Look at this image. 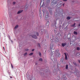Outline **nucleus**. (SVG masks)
<instances>
[{
    "mask_svg": "<svg viewBox=\"0 0 80 80\" xmlns=\"http://www.w3.org/2000/svg\"><path fill=\"white\" fill-rule=\"evenodd\" d=\"M44 15H45V19L46 18H48V12H46L44 14Z\"/></svg>",
    "mask_w": 80,
    "mask_h": 80,
    "instance_id": "f257e3e1",
    "label": "nucleus"
},
{
    "mask_svg": "<svg viewBox=\"0 0 80 80\" xmlns=\"http://www.w3.org/2000/svg\"><path fill=\"white\" fill-rule=\"evenodd\" d=\"M61 78L62 80H67V78L65 76V75H62V77H61Z\"/></svg>",
    "mask_w": 80,
    "mask_h": 80,
    "instance_id": "f03ea898",
    "label": "nucleus"
},
{
    "mask_svg": "<svg viewBox=\"0 0 80 80\" xmlns=\"http://www.w3.org/2000/svg\"><path fill=\"white\" fill-rule=\"evenodd\" d=\"M32 38H35L36 39H37V36L35 35H32Z\"/></svg>",
    "mask_w": 80,
    "mask_h": 80,
    "instance_id": "7ed1b4c3",
    "label": "nucleus"
},
{
    "mask_svg": "<svg viewBox=\"0 0 80 80\" xmlns=\"http://www.w3.org/2000/svg\"><path fill=\"white\" fill-rule=\"evenodd\" d=\"M66 45H67V43L66 42L65 43H62V47H65V46Z\"/></svg>",
    "mask_w": 80,
    "mask_h": 80,
    "instance_id": "20e7f679",
    "label": "nucleus"
},
{
    "mask_svg": "<svg viewBox=\"0 0 80 80\" xmlns=\"http://www.w3.org/2000/svg\"><path fill=\"white\" fill-rule=\"evenodd\" d=\"M64 54L65 55V60H67L68 59V58H67V54H66V53H64Z\"/></svg>",
    "mask_w": 80,
    "mask_h": 80,
    "instance_id": "39448f33",
    "label": "nucleus"
},
{
    "mask_svg": "<svg viewBox=\"0 0 80 80\" xmlns=\"http://www.w3.org/2000/svg\"><path fill=\"white\" fill-rule=\"evenodd\" d=\"M18 27V25H16L15 27V29H17Z\"/></svg>",
    "mask_w": 80,
    "mask_h": 80,
    "instance_id": "423d86ee",
    "label": "nucleus"
},
{
    "mask_svg": "<svg viewBox=\"0 0 80 80\" xmlns=\"http://www.w3.org/2000/svg\"><path fill=\"white\" fill-rule=\"evenodd\" d=\"M74 35H77L78 33L74 31Z\"/></svg>",
    "mask_w": 80,
    "mask_h": 80,
    "instance_id": "0eeeda50",
    "label": "nucleus"
},
{
    "mask_svg": "<svg viewBox=\"0 0 80 80\" xmlns=\"http://www.w3.org/2000/svg\"><path fill=\"white\" fill-rule=\"evenodd\" d=\"M39 55L40 57H42V54L41 53V52H39Z\"/></svg>",
    "mask_w": 80,
    "mask_h": 80,
    "instance_id": "6e6552de",
    "label": "nucleus"
},
{
    "mask_svg": "<svg viewBox=\"0 0 80 80\" xmlns=\"http://www.w3.org/2000/svg\"><path fill=\"white\" fill-rule=\"evenodd\" d=\"M22 11H19L18 12V14H19V13H21Z\"/></svg>",
    "mask_w": 80,
    "mask_h": 80,
    "instance_id": "1a4fd4ad",
    "label": "nucleus"
},
{
    "mask_svg": "<svg viewBox=\"0 0 80 80\" xmlns=\"http://www.w3.org/2000/svg\"><path fill=\"white\" fill-rule=\"evenodd\" d=\"M67 20H70V17H68L67 18Z\"/></svg>",
    "mask_w": 80,
    "mask_h": 80,
    "instance_id": "9d476101",
    "label": "nucleus"
},
{
    "mask_svg": "<svg viewBox=\"0 0 80 80\" xmlns=\"http://www.w3.org/2000/svg\"><path fill=\"white\" fill-rule=\"evenodd\" d=\"M43 61L42 58H40L39 59V61H41V62H42Z\"/></svg>",
    "mask_w": 80,
    "mask_h": 80,
    "instance_id": "9b49d317",
    "label": "nucleus"
},
{
    "mask_svg": "<svg viewBox=\"0 0 80 80\" xmlns=\"http://www.w3.org/2000/svg\"><path fill=\"white\" fill-rule=\"evenodd\" d=\"M66 69H68V65H66Z\"/></svg>",
    "mask_w": 80,
    "mask_h": 80,
    "instance_id": "f8f14e48",
    "label": "nucleus"
},
{
    "mask_svg": "<svg viewBox=\"0 0 80 80\" xmlns=\"http://www.w3.org/2000/svg\"><path fill=\"white\" fill-rule=\"evenodd\" d=\"M33 54V53L32 52L31 53H30V54H29V55H32Z\"/></svg>",
    "mask_w": 80,
    "mask_h": 80,
    "instance_id": "ddd939ff",
    "label": "nucleus"
},
{
    "mask_svg": "<svg viewBox=\"0 0 80 80\" xmlns=\"http://www.w3.org/2000/svg\"><path fill=\"white\" fill-rule=\"evenodd\" d=\"M27 55V53L26 52L24 54V56H26V55Z\"/></svg>",
    "mask_w": 80,
    "mask_h": 80,
    "instance_id": "4468645a",
    "label": "nucleus"
},
{
    "mask_svg": "<svg viewBox=\"0 0 80 80\" xmlns=\"http://www.w3.org/2000/svg\"><path fill=\"white\" fill-rule=\"evenodd\" d=\"M75 23H74L73 25H71L72 27H74L75 26Z\"/></svg>",
    "mask_w": 80,
    "mask_h": 80,
    "instance_id": "2eb2a0df",
    "label": "nucleus"
},
{
    "mask_svg": "<svg viewBox=\"0 0 80 80\" xmlns=\"http://www.w3.org/2000/svg\"><path fill=\"white\" fill-rule=\"evenodd\" d=\"M77 50H80V48H79V47L77 48Z\"/></svg>",
    "mask_w": 80,
    "mask_h": 80,
    "instance_id": "dca6fc26",
    "label": "nucleus"
},
{
    "mask_svg": "<svg viewBox=\"0 0 80 80\" xmlns=\"http://www.w3.org/2000/svg\"><path fill=\"white\" fill-rule=\"evenodd\" d=\"M36 33L37 34V36H38V35H39V34H38V32H36Z\"/></svg>",
    "mask_w": 80,
    "mask_h": 80,
    "instance_id": "f3484780",
    "label": "nucleus"
},
{
    "mask_svg": "<svg viewBox=\"0 0 80 80\" xmlns=\"http://www.w3.org/2000/svg\"><path fill=\"white\" fill-rule=\"evenodd\" d=\"M13 5H15V2H13Z\"/></svg>",
    "mask_w": 80,
    "mask_h": 80,
    "instance_id": "a211bd4d",
    "label": "nucleus"
},
{
    "mask_svg": "<svg viewBox=\"0 0 80 80\" xmlns=\"http://www.w3.org/2000/svg\"><path fill=\"white\" fill-rule=\"evenodd\" d=\"M63 1H65V2H67V0H63Z\"/></svg>",
    "mask_w": 80,
    "mask_h": 80,
    "instance_id": "6ab92c4d",
    "label": "nucleus"
},
{
    "mask_svg": "<svg viewBox=\"0 0 80 80\" xmlns=\"http://www.w3.org/2000/svg\"><path fill=\"white\" fill-rule=\"evenodd\" d=\"M34 50H35V49H32V52H33V51H34Z\"/></svg>",
    "mask_w": 80,
    "mask_h": 80,
    "instance_id": "aec40b11",
    "label": "nucleus"
},
{
    "mask_svg": "<svg viewBox=\"0 0 80 80\" xmlns=\"http://www.w3.org/2000/svg\"><path fill=\"white\" fill-rule=\"evenodd\" d=\"M11 66H12V68H13V66H12V65L11 64Z\"/></svg>",
    "mask_w": 80,
    "mask_h": 80,
    "instance_id": "412c9836",
    "label": "nucleus"
},
{
    "mask_svg": "<svg viewBox=\"0 0 80 80\" xmlns=\"http://www.w3.org/2000/svg\"><path fill=\"white\" fill-rule=\"evenodd\" d=\"M26 50V51H27V50H28V49H27Z\"/></svg>",
    "mask_w": 80,
    "mask_h": 80,
    "instance_id": "4be33fe9",
    "label": "nucleus"
},
{
    "mask_svg": "<svg viewBox=\"0 0 80 80\" xmlns=\"http://www.w3.org/2000/svg\"><path fill=\"white\" fill-rule=\"evenodd\" d=\"M64 5H65V4H64H64H63V6H64Z\"/></svg>",
    "mask_w": 80,
    "mask_h": 80,
    "instance_id": "5701e85b",
    "label": "nucleus"
},
{
    "mask_svg": "<svg viewBox=\"0 0 80 80\" xmlns=\"http://www.w3.org/2000/svg\"><path fill=\"white\" fill-rule=\"evenodd\" d=\"M38 47H40V44L38 45Z\"/></svg>",
    "mask_w": 80,
    "mask_h": 80,
    "instance_id": "b1692460",
    "label": "nucleus"
},
{
    "mask_svg": "<svg viewBox=\"0 0 80 80\" xmlns=\"http://www.w3.org/2000/svg\"><path fill=\"white\" fill-rule=\"evenodd\" d=\"M3 49H4V50H5V47H3Z\"/></svg>",
    "mask_w": 80,
    "mask_h": 80,
    "instance_id": "393cba45",
    "label": "nucleus"
},
{
    "mask_svg": "<svg viewBox=\"0 0 80 80\" xmlns=\"http://www.w3.org/2000/svg\"><path fill=\"white\" fill-rule=\"evenodd\" d=\"M79 26L80 27V24H79Z\"/></svg>",
    "mask_w": 80,
    "mask_h": 80,
    "instance_id": "a878e982",
    "label": "nucleus"
},
{
    "mask_svg": "<svg viewBox=\"0 0 80 80\" xmlns=\"http://www.w3.org/2000/svg\"><path fill=\"white\" fill-rule=\"evenodd\" d=\"M79 63H80V60L79 61Z\"/></svg>",
    "mask_w": 80,
    "mask_h": 80,
    "instance_id": "bb28decb",
    "label": "nucleus"
},
{
    "mask_svg": "<svg viewBox=\"0 0 80 80\" xmlns=\"http://www.w3.org/2000/svg\"><path fill=\"white\" fill-rule=\"evenodd\" d=\"M49 0V1H50V0Z\"/></svg>",
    "mask_w": 80,
    "mask_h": 80,
    "instance_id": "cd10ccee",
    "label": "nucleus"
},
{
    "mask_svg": "<svg viewBox=\"0 0 80 80\" xmlns=\"http://www.w3.org/2000/svg\"><path fill=\"white\" fill-rule=\"evenodd\" d=\"M12 78H12H11H11Z\"/></svg>",
    "mask_w": 80,
    "mask_h": 80,
    "instance_id": "c85d7f7f",
    "label": "nucleus"
},
{
    "mask_svg": "<svg viewBox=\"0 0 80 80\" xmlns=\"http://www.w3.org/2000/svg\"><path fill=\"white\" fill-rule=\"evenodd\" d=\"M42 6H43V5H42Z\"/></svg>",
    "mask_w": 80,
    "mask_h": 80,
    "instance_id": "c756f323",
    "label": "nucleus"
}]
</instances>
